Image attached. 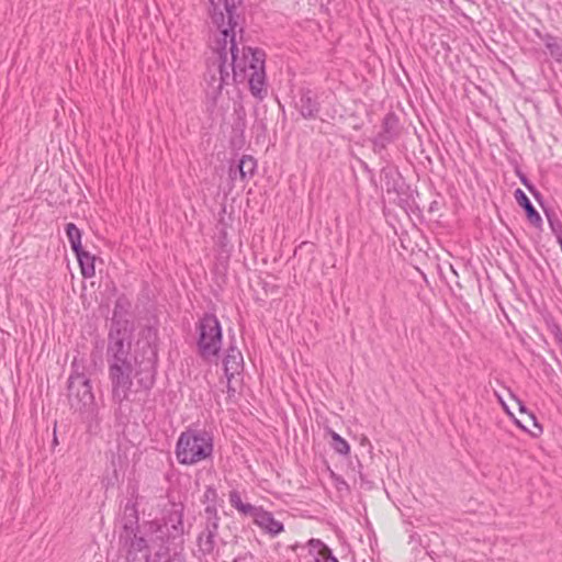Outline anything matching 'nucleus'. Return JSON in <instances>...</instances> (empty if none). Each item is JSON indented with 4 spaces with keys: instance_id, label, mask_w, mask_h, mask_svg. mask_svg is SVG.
Returning <instances> with one entry per match:
<instances>
[{
    "instance_id": "f257e3e1",
    "label": "nucleus",
    "mask_w": 562,
    "mask_h": 562,
    "mask_svg": "<svg viewBox=\"0 0 562 562\" xmlns=\"http://www.w3.org/2000/svg\"><path fill=\"white\" fill-rule=\"evenodd\" d=\"M241 2L243 0H210V15L213 24L221 31L224 43L215 59L209 63L205 74V94L212 105L216 104L223 88L231 81H247L250 93L260 101L267 97L265 50L245 45L239 50L236 42V30L244 32V18L237 11Z\"/></svg>"
},
{
    "instance_id": "f03ea898",
    "label": "nucleus",
    "mask_w": 562,
    "mask_h": 562,
    "mask_svg": "<svg viewBox=\"0 0 562 562\" xmlns=\"http://www.w3.org/2000/svg\"><path fill=\"white\" fill-rule=\"evenodd\" d=\"M143 333L147 347L142 353H133L132 344L106 348L111 395L113 402L120 406L130 401L133 379L136 380L138 389L145 392H149L156 383L158 351L155 341L158 333L154 326H146Z\"/></svg>"
},
{
    "instance_id": "7ed1b4c3",
    "label": "nucleus",
    "mask_w": 562,
    "mask_h": 562,
    "mask_svg": "<svg viewBox=\"0 0 562 562\" xmlns=\"http://www.w3.org/2000/svg\"><path fill=\"white\" fill-rule=\"evenodd\" d=\"M175 453L180 464H196L212 456L213 437L206 430L188 428L180 434Z\"/></svg>"
},
{
    "instance_id": "20e7f679",
    "label": "nucleus",
    "mask_w": 562,
    "mask_h": 562,
    "mask_svg": "<svg viewBox=\"0 0 562 562\" xmlns=\"http://www.w3.org/2000/svg\"><path fill=\"white\" fill-rule=\"evenodd\" d=\"M196 353L205 362L216 361L223 344L222 326L213 313H204L195 324Z\"/></svg>"
},
{
    "instance_id": "39448f33",
    "label": "nucleus",
    "mask_w": 562,
    "mask_h": 562,
    "mask_svg": "<svg viewBox=\"0 0 562 562\" xmlns=\"http://www.w3.org/2000/svg\"><path fill=\"white\" fill-rule=\"evenodd\" d=\"M158 531H161V525L157 519L144 521L136 528L121 530L119 540L126 551L127 559L135 561L139 553L148 557L149 542L153 541L154 535H158Z\"/></svg>"
},
{
    "instance_id": "423d86ee",
    "label": "nucleus",
    "mask_w": 562,
    "mask_h": 562,
    "mask_svg": "<svg viewBox=\"0 0 562 562\" xmlns=\"http://www.w3.org/2000/svg\"><path fill=\"white\" fill-rule=\"evenodd\" d=\"M203 528L196 537V552L194 555L200 561L207 562V558L214 561L217 558L216 537L218 536L220 520L217 508L214 505H206L204 508Z\"/></svg>"
},
{
    "instance_id": "0eeeda50",
    "label": "nucleus",
    "mask_w": 562,
    "mask_h": 562,
    "mask_svg": "<svg viewBox=\"0 0 562 562\" xmlns=\"http://www.w3.org/2000/svg\"><path fill=\"white\" fill-rule=\"evenodd\" d=\"M183 517L184 504L169 499L161 510V520H158L161 531H158L157 538L161 541L165 538L166 541L181 539L186 533Z\"/></svg>"
},
{
    "instance_id": "6e6552de",
    "label": "nucleus",
    "mask_w": 562,
    "mask_h": 562,
    "mask_svg": "<svg viewBox=\"0 0 562 562\" xmlns=\"http://www.w3.org/2000/svg\"><path fill=\"white\" fill-rule=\"evenodd\" d=\"M134 326L126 317L111 318V327L108 334L106 348L119 347L121 345H131Z\"/></svg>"
},
{
    "instance_id": "1a4fd4ad",
    "label": "nucleus",
    "mask_w": 562,
    "mask_h": 562,
    "mask_svg": "<svg viewBox=\"0 0 562 562\" xmlns=\"http://www.w3.org/2000/svg\"><path fill=\"white\" fill-rule=\"evenodd\" d=\"M295 108L304 119H316L321 112L319 94L310 88H301Z\"/></svg>"
},
{
    "instance_id": "9d476101",
    "label": "nucleus",
    "mask_w": 562,
    "mask_h": 562,
    "mask_svg": "<svg viewBox=\"0 0 562 562\" xmlns=\"http://www.w3.org/2000/svg\"><path fill=\"white\" fill-rule=\"evenodd\" d=\"M68 400L70 406L76 411L89 409L94 405V394L92 392L91 381L78 382L77 386L68 389Z\"/></svg>"
},
{
    "instance_id": "9b49d317",
    "label": "nucleus",
    "mask_w": 562,
    "mask_h": 562,
    "mask_svg": "<svg viewBox=\"0 0 562 562\" xmlns=\"http://www.w3.org/2000/svg\"><path fill=\"white\" fill-rule=\"evenodd\" d=\"M224 374L232 381L235 374H239L244 369V357L241 351L233 344L226 349L223 358Z\"/></svg>"
},
{
    "instance_id": "f8f14e48",
    "label": "nucleus",
    "mask_w": 562,
    "mask_h": 562,
    "mask_svg": "<svg viewBox=\"0 0 562 562\" xmlns=\"http://www.w3.org/2000/svg\"><path fill=\"white\" fill-rule=\"evenodd\" d=\"M251 518L258 527L272 537L278 536L283 531V524L276 520L273 515L270 512L265 510L262 507H258Z\"/></svg>"
},
{
    "instance_id": "ddd939ff",
    "label": "nucleus",
    "mask_w": 562,
    "mask_h": 562,
    "mask_svg": "<svg viewBox=\"0 0 562 562\" xmlns=\"http://www.w3.org/2000/svg\"><path fill=\"white\" fill-rule=\"evenodd\" d=\"M514 196L518 205L525 211L526 217L529 223L539 228L542 225V218L539 212L535 209L529 198L521 189H516L514 192Z\"/></svg>"
},
{
    "instance_id": "4468645a",
    "label": "nucleus",
    "mask_w": 562,
    "mask_h": 562,
    "mask_svg": "<svg viewBox=\"0 0 562 562\" xmlns=\"http://www.w3.org/2000/svg\"><path fill=\"white\" fill-rule=\"evenodd\" d=\"M121 530L131 529L133 527L139 526V514L137 508V496H132L127 499L122 508V517H121Z\"/></svg>"
},
{
    "instance_id": "2eb2a0df",
    "label": "nucleus",
    "mask_w": 562,
    "mask_h": 562,
    "mask_svg": "<svg viewBox=\"0 0 562 562\" xmlns=\"http://www.w3.org/2000/svg\"><path fill=\"white\" fill-rule=\"evenodd\" d=\"M257 168V160L249 155H244L236 167H231L229 175L233 179L239 176L240 180L245 181L251 178Z\"/></svg>"
},
{
    "instance_id": "dca6fc26",
    "label": "nucleus",
    "mask_w": 562,
    "mask_h": 562,
    "mask_svg": "<svg viewBox=\"0 0 562 562\" xmlns=\"http://www.w3.org/2000/svg\"><path fill=\"white\" fill-rule=\"evenodd\" d=\"M74 254L77 257L83 278H92L95 274V257L85 250L83 247Z\"/></svg>"
},
{
    "instance_id": "f3484780",
    "label": "nucleus",
    "mask_w": 562,
    "mask_h": 562,
    "mask_svg": "<svg viewBox=\"0 0 562 562\" xmlns=\"http://www.w3.org/2000/svg\"><path fill=\"white\" fill-rule=\"evenodd\" d=\"M379 133L394 142L400 136V119L394 112L390 111L384 115L382 128Z\"/></svg>"
},
{
    "instance_id": "a211bd4d",
    "label": "nucleus",
    "mask_w": 562,
    "mask_h": 562,
    "mask_svg": "<svg viewBox=\"0 0 562 562\" xmlns=\"http://www.w3.org/2000/svg\"><path fill=\"white\" fill-rule=\"evenodd\" d=\"M381 178L382 181L384 182V187L387 193H400L402 184L401 176L395 169L389 167L382 168Z\"/></svg>"
},
{
    "instance_id": "6ab92c4d",
    "label": "nucleus",
    "mask_w": 562,
    "mask_h": 562,
    "mask_svg": "<svg viewBox=\"0 0 562 562\" xmlns=\"http://www.w3.org/2000/svg\"><path fill=\"white\" fill-rule=\"evenodd\" d=\"M519 404V412L524 415V416H527V418L531 422V426L532 428L528 427L527 425H522V422L521 420H516V424L521 428L524 429L525 431L529 432L533 438H537L539 437L543 429H542V426L538 423L535 414L532 412H529L527 409V407L519 401L518 402Z\"/></svg>"
},
{
    "instance_id": "aec40b11",
    "label": "nucleus",
    "mask_w": 562,
    "mask_h": 562,
    "mask_svg": "<svg viewBox=\"0 0 562 562\" xmlns=\"http://www.w3.org/2000/svg\"><path fill=\"white\" fill-rule=\"evenodd\" d=\"M229 503L232 507H234L236 510H238L241 515L251 517L252 514L257 510V506L251 505L249 503H244L241 501L240 493L236 490H233L229 492L228 495Z\"/></svg>"
},
{
    "instance_id": "412c9836",
    "label": "nucleus",
    "mask_w": 562,
    "mask_h": 562,
    "mask_svg": "<svg viewBox=\"0 0 562 562\" xmlns=\"http://www.w3.org/2000/svg\"><path fill=\"white\" fill-rule=\"evenodd\" d=\"M310 546L314 548H318L316 562H339L338 559L333 554L330 548H328L325 543H323L318 539H312L310 541Z\"/></svg>"
},
{
    "instance_id": "4be33fe9",
    "label": "nucleus",
    "mask_w": 562,
    "mask_h": 562,
    "mask_svg": "<svg viewBox=\"0 0 562 562\" xmlns=\"http://www.w3.org/2000/svg\"><path fill=\"white\" fill-rule=\"evenodd\" d=\"M65 231H66V235L69 240L70 247H71V250L75 252V251L79 250L80 248H82V244H81L82 233L76 226V224L68 223L66 225Z\"/></svg>"
},
{
    "instance_id": "5701e85b",
    "label": "nucleus",
    "mask_w": 562,
    "mask_h": 562,
    "mask_svg": "<svg viewBox=\"0 0 562 562\" xmlns=\"http://www.w3.org/2000/svg\"><path fill=\"white\" fill-rule=\"evenodd\" d=\"M83 370H85V367L82 364H79L76 359L71 362V372L68 378V389H72L74 386H77L78 382H83V381L90 380L85 374Z\"/></svg>"
},
{
    "instance_id": "b1692460",
    "label": "nucleus",
    "mask_w": 562,
    "mask_h": 562,
    "mask_svg": "<svg viewBox=\"0 0 562 562\" xmlns=\"http://www.w3.org/2000/svg\"><path fill=\"white\" fill-rule=\"evenodd\" d=\"M328 434L331 438L330 446L331 448L341 456H347L350 452V446L349 443L340 437L337 432H335L331 429H328Z\"/></svg>"
},
{
    "instance_id": "393cba45",
    "label": "nucleus",
    "mask_w": 562,
    "mask_h": 562,
    "mask_svg": "<svg viewBox=\"0 0 562 562\" xmlns=\"http://www.w3.org/2000/svg\"><path fill=\"white\" fill-rule=\"evenodd\" d=\"M372 149L375 154L380 155L382 158L383 157V151L386 149V147L392 144L394 140L391 139L390 137H386L380 133H378V135L375 137L372 138Z\"/></svg>"
},
{
    "instance_id": "a878e982",
    "label": "nucleus",
    "mask_w": 562,
    "mask_h": 562,
    "mask_svg": "<svg viewBox=\"0 0 562 562\" xmlns=\"http://www.w3.org/2000/svg\"><path fill=\"white\" fill-rule=\"evenodd\" d=\"M246 128V119L245 113L238 114L236 121L234 122L232 130H233V138L232 142L235 143V138L239 137L241 140L244 138V133Z\"/></svg>"
},
{
    "instance_id": "bb28decb",
    "label": "nucleus",
    "mask_w": 562,
    "mask_h": 562,
    "mask_svg": "<svg viewBox=\"0 0 562 562\" xmlns=\"http://www.w3.org/2000/svg\"><path fill=\"white\" fill-rule=\"evenodd\" d=\"M546 325H547L548 330L553 335L557 344L562 346L561 326L555 322V319L553 317H547Z\"/></svg>"
},
{
    "instance_id": "cd10ccee",
    "label": "nucleus",
    "mask_w": 562,
    "mask_h": 562,
    "mask_svg": "<svg viewBox=\"0 0 562 562\" xmlns=\"http://www.w3.org/2000/svg\"><path fill=\"white\" fill-rule=\"evenodd\" d=\"M130 303L125 297H119L115 301L113 315L115 317H125L128 312Z\"/></svg>"
},
{
    "instance_id": "c85d7f7f",
    "label": "nucleus",
    "mask_w": 562,
    "mask_h": 562,
    "mask_svg": "<svg viewBox=\"0 0 562 562\" xmlns=\"http://www.w3.org/2000/svg\"><path fill=\"white\" fill-rule=\"evenodd\" d=\"M552 57H554L557 60L562 59V41L559 42L558 38L549 44V47L547 48Z\"/></svg>"
},
{
    "instance_id": "c756f323",
    "label": "nucleus",
    "mask_w": 562,
    "mask_h": 562,
    "mask_svg": "<svg viewBox=\"0 0 562 562\" xmlns=\"http://www.w3.org/2000/svg\"><path fill=\"white\" fill-rule=\"evenodd\" d=\"M203 503H207V505H215L216 498H217V492L216 488L213 486H206L204 495H203Z\"/></svg>"
},
{
    "instance_id": "7c9ffc66",
    "label": "nucleus",
    "mask_w": 562,
    "mask_h": 562,
    "mask_svg": "<svg viewBox=\"0 0 562 562\" xmlns=\"http://www.w3.org/2000/svg\"><path fill=\"white\" fill-rule=\"evenodd\" d=\"M536 34L544 43L546 48H548L549 44L557 40V37L550 33L542 34L541 32L536 31Z\"/></svg>"
},
{
    "instance_id": "2f4dec72",
    "label": "nucleus",
    "mask_w": 562,
    "mask_h": 562,
    "mask_svg": "<svg viewBox=\"0 0 562 562\" xmlns=\"http://www.w3.org/2000/svg\"><path fill=\"white\" fill-rule=\"evenodd\" d=\"M233 562H256L255 557L250 553H244L243 555H238L233 560Z\"/></svg>"
},
{
    "instance_id": "473e14b6",
    "label": "nucleus",
    "mask_w": 562,
    "mask_h": 562,
    "mask_svg": "<svg viewBox=\"0 0 562 562\" xmlns=\"http://www.w3.org/2000/svg\"><path fill=\"white\" fill-rule=\"evenodd\" d=\"M519 180L527 188L528 191H533V184L529 181L526 175L518 172Z\"/></svg>"
},
{
    "instance_id": "72a5a7b5",
    "label": "nucleus",
    "mask_w": 562,
    "mask_h": 562,
    "mask_svg": "<svg viewBox=\"0 0 562 562\" xmlns=\"http://www.w3.org/2000/svg\"><path fill=\"white\" fill-rule=\"evenodd\" d=\"M532 196L536 199V201L542 206V209L544 207L543 206V196L542 194L537 190L536 187H533V191H529Z\"/></svg>"
},
{
    "instance_id": "f704fd0d",
    "label": "nucleus",
    "mask_w": 562,
    "mask_h": 562,
    "mask_svg": "<svg viewBox=\"0 0 562 562\" xmlns=\"http://www.w3.org/2000/svg\"><path fill=\"white\" fill-rule=\"evenodd\" d=\"M236 390L232 386V381L227 380V394L229 397L234 396Z\"/></svg>"
},
{
    "instance_id": "c9c22d12",
    "label": "nucleus",
    "mask_w": 562,
    "mask_h": 562,
    "mask_svg": "<svg viewBox=\"0 0 562 562\" xmlns=\"http://www.w3.org/2000/svg\"><path fill=\"white\" fill-rule=\"evenodd\" d=\"M437 210H438V202H437V201H432V202L430 203V205H429V210H428V211H429L430 213H432V212H435V211H437Z\"/></svg>"
},
{
    "instance_id": "e433bc0d",
    "label": "nucleus",
    "mask_w": 562,
    "mask_h": 562,
    "mask_svg": "<svg viewBox=\"0 0 562 562\" xmlns=\"http://www.w3.org/2000/svg\"><path fill=\"white\" fill-rule=\"evenodd\" d=\"M524 419H525V424L524 425H527L528 427L532 428L531 422L527 418V416H524Z\"/></svg>"
},
{
    "instance_id": "4c0bfd02",
    "label": "nucleus",
    "mask_w": 562,
    "mask_h": 562,
    "mask_svg": "<svg viewBox=\"0 0 562 562\" xmlns=\"http://www.w3.org/2000/svg\"><path fill=\"white\" fill-rule=\"evenodd\" d=\"M164 562H173V561H172L171 559H167V560H166V561H164Z\"/></svg>"
}]
</instances>
